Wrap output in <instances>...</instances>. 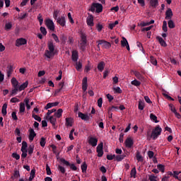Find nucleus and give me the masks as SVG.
Masks as SVG:
<instances>
[{"instance_id":"obj_50","label":"nucleus","mask_w":181,"mask_h":181,"mask_svg":"<svg viewBox=\"0 0 181 181\" xmlns=\"http://www.w3.org/2000/svg\"><path fill=\"white\" fill-rule=\"evenodd\" d=\"M179 175H180V173H179V171H173V177L177 180H180V179L179 178Z\"/></svg>"},{"instance_id":"obj_41","label":"nucleus","mask_w":181,"mask_h":181,"mask_svg":"<svg viewBox=\"0 0 181 181\" xmlns=\"http://www.w3.org/2000/svg\"><path fill=\"white\" fill-rule=\"evenodd\" d=\"M32 117L34 118L35 121H38V122H40L42 121V118L39 117L37 115H35L33 112Z\"/></svg>"},{"instance_id":"obj_27","label":"nucleus","mask_w":181,"mask_h":181,"mask_svg":"<svg viewBox=\"0 0 181 181\" xmlns=\"http://www.w3.org/2000/svg\"><path fill=\"white\" fill-rule=\"evenodd\" d=\"M104 67H105V63H104V62H100L98 64V70L100 71H103V70H104Z\"/></svg>"},{"instance_id":"obj_10","label":"nucleus","mask_w":181,"mask_h":181,"mask_svg":"<svg viewBox=\"0 0 181 181\" xmlns=\"http://www.w3.org/2000/svg\"><path fill=\"white\" fill-rule=\"evenodd\" d=\"M57 23L62 27L66 26V17L61 16L57 19Z\"/></svg>"},{"instance_id":"obj_34","label":"nucleus","mask_w":181,"mask_h":181,"mask_svg":"<svg viewBox=\"0 0 181 181\" xmlns=\"http://www.w3.org/2000/svg\"><path fill=\"white\" fill-rule=\"evenodd\" d=\"M127 156L125 154H122V155H117L116 156V160H117V162H121V160H124L125 158Z\"/></svg>"},{"instance_id":"obj_3","label":"nucleus","mask_w":181,"mask_h":181,"mask_svg":"<svg viewBox=\"0 0 181 181\" xmlns=\"http://www.w3.org/2000/svg\"><path fill=\"white\" fill-rule=\"evenodd\" d=\"M86 47H87V35L84 33H81L79 48L81 50H82V52H86Z\"/></svg>"},{"instance_id":"obj_57","label":"nucleus","mask_w":181,"mask_h":181,"mask_svg":"<svg viewBox=\"0 0 181 181\" xmlns=\"http://www.w3.org/2000/svg\"><path fill=\"white\" fill-rule=\"evenodd\" d=\"M20 112H25V103H20Z\"/></svg>"},{"instance_id":"obj_15","label":"nucleus","mask_w":181,"mask_h":181,"mask_svg":"<svg viewBox=\"0 0 181 181\" xmlns=\"http://www.w3.org/2000/svg\"><path fill=\"white\" fill-rule=\"evenodd\" d=\"M6 73L7 77H10L11 76H12V74L13 73V65L7 66Z\"/></svg>"},{"instance_id":"obj_61","label":"nucleus","mask_w":181,"mask_h":181,"mask_svg":"<svg viewBox=\"0 0 181 181\" xmlns=\"http://www.w3.org/2000/svg\"><path fill=\"white\" fill-rule=\"evenodd\" d=\"M24 103H25V105L27 107V110H30V105H29V99L28 98H25L24 100Z\"/></svg>"},{"instance_id":"obj_52","label":"nucleus","mask_w":181,"mask_h":181,"mask_svg":"<svg viewBox=\"0 0 181 181\" xmlns=\"http://www.w3.org/2000/svg\"><path fill=\"white\" fill-rule=\"evenodd\" d=\"M163 32H168V22L165 21L163 23Z\"/></svg>"},{"instance_id":"obj_4","label":"nucleus","mask_w":181,"mask_h":181,"mask_svg":"<svg viewBox=\"0 0 181 181\" xmlns=\"http://www.w3.org/2000/svg\"><path fill=\"white\" fill-rule=\"evenodd\" d=\"M60 162L62 163H63V165H65L66 166H69L70 169H71V170H77V168L76 166V165H74V163H70V162L66 160V159L64 158H60Z\"/></svg>"},{"instance_id":"obj_40","label":"nucleus","mask_w":181,"mask_h":181,"mask_svg":"<svg viewBox=\"0 0 181 181\" xmlns=\"http://www.w3.org/2000/svg\"><path fill=\"white\" fill-rule=\"evenodd\" d=\"M131 177H134V179L136 177V168H133L130 173Z\"/></svg>"},{"instance_id":"obj_13","label":"nucleus","mask_w":181,"mask_h":181,"mask_svg":"<svg viewBox=\"0 0 181 181\" xmlns=\"http://www.w3.org/2000/svg\"><path fill=\"white\" fill-rule=\"evenodd\" d=\"M172 16H173V12L172 11L171 8H168V10L165 12V19L170 20L172 19Z\"/></svg>"},{"instance_id":"obj_21","label":"nucleus","mask_w":181,"mask_h":181,"mask_svg":"<svg viewBox=\"0 0 181 181\" xmlns=\"http://www.w3.org/2000/svg\"><path fill=\"white\" fill-rule=\"evenodd\" d=\"M11 84L13 88H19V86H18L19 82L18 81V80H16V78H12Z\"/></svg>"},{"instance_id":"obj_33","label":"nucleus","mask_w":181,"mask_h":181,"mask_svg":"<svg viewBox=\"0 0 181 181\" xmlns=\"http://www.w3.org/2000/svg\"><path fill=\"white\" fill-rule=\"evenodd\" d=\"M150 5H151L153 8H156L158 5H159V2L158 1V0H151Z\"/></svg>"},{"instance_id":"obj_45","label":"nucleus","mask_w":181,"mask_h":181,"mask_svg":"<svg viewBox=\"0 0 181 181\" xmlns=\"http://www.w3.org/2000/svg\"><path fill=\"white\" fill-rule=\"evenodd\" d=\"M104 149V144L103 142H100L97 148H96V151H103Z\"/></svg>"},{"instance_id":"obj_19","label":"nucleus","mask_w":181,"mask_h":181,"mask_svg":"<svg viewBox=\"0 0 181 181\" xmlns=\"http://www.w3.org/2000/svg\"><path fill=\"white\" fill-rule=\"evenodd\" d=\"M94 5L95 6L97 13H100V12H103V4L95 3Z\"/></svg>"},{"instance_id":"obj_26","label":"nucleus","mask_w":181,"mask_h":181,"mask_svg":"<svg viewBox=\"0 0 181 181\" xmlns=\"http://www.w3.org/2000/svg\"><path fill=\"white\" fill-rule=\"evenodd\" d=\"M150 119H151V121H153V122H156V124H158V122H159V121L158 120V117H156V115H155L153 113L150 114Z\"/></svg>"},{"instance_id":"obj_18","label":"nucleus","mask_w":181,"mask_h":181,"mask_svg":"<svg viewBox=\"0 0 181 181\" xmlns=\"http://www.w3.org/2000/svg\"><path fill=\"white\" fill-rule=\"evenodd\" d=\"M87 77H84L82 81V90L83 93H86L87 91Z\"/></svg>"},{"instance_id":"obj_58","label":"nucleus","mask_w":181,"mask_h":181,"mask_svg":"<svg viewBox=\"0 0 181 181\" xmlns=\"http://www.w3.org/2000/svg\"><path fill=\"white\" fill-rule=\"evenodd\" d=\"M18 91H19V88H14L11 90V95H16V94H18Z\"/></svg>"},{"instance_id":"obj_60","label":"nucleus","mask_w":181,"mask_h":181,"mask_svg":"<svg viewBox=\"0 0 181 181\" xmlns=\"http://www.w3.org/2000/svg\"><path fill=\"white\" fill-rule=\"evenodd\" d=\"M52 36L54 40H55V42H56L57 43H59V42H60V40H59V37H57V35L56 34L52 33Z\"/></svg>"},{"instance_id":"obj_12","label":"nucleus","mask_w":181,"mask_h":181,"mask_svg":"<svg viewBox=\"0 0 181 181\" xmlns=\"http://www.w3.org/2000/svg\"><path fill=\"white\" fill-rule=\"evenodd\" d=\"M29 132H30L29 137H28L29 141L32 142L33 139H35V136H36V133L35 132V130L32 128H30Z\"/></svg>"},{"instance_id":"obj_59","label":"nucleus","mask_w":181,"mask_h":181,"mask_svg":"<svg viewBox=\"0 0 181 181\" xmlns=\"http://www.w3.org/2000/svg\"><path fill=\"white\" fill-rule=\"evenodd\" d=\"M58 170L61 172V173H66V168H64V167L62 166V165H59L58 166Z\"/></svg>"},{"instance_id":"obj_36","label":"nucleus","mask_w":181,"mask_h":181,"mask_svg":"<svg viewBox=\"0 0 181 181\" xmlns=\"http://www.w3.org/2000/svg\"><path fill=\"white\" fill-rule=\"evenodd\" d=\"M81 169L83 173H86L87 172V164L86 162L83 163V164L81 165Z\"/></svg>"},{"instance_id":"obj_55","label":"nucleus","mask_w":181,"mask_h":181,"mask_svg":"<svg viewBox=\"0 0 181 181\" xmlns=\"http://www.w3.org/2000/svg\"><path fill=\"white\" fill-rule=\"evenodd\" d=\"M22 152V154H21V159H25V158H26V156H28V151H25V150H23L21 151Z\"/></svg>"},{"instance_id":"obj_35","label":"nucleus","mask_w":181,"mask_h":181,"mask_svg":"<svg viewBox=\"0 0 181 181\" xmlns=\"http://www.w3.org/2000/svg\"><path fill=\"white\" fill-rule=\"evenodd\" d=\"M83 68V64L81 62H76V69L77 70V71H80V70H81V69Z\"/></svg>"},{"instance_id":"obj_42","label":"nucleus","mask_w":181,"mask_h":181,"mask_svg":"<svg viewBox=\"0 0 181 181\" xmlns=\"http://www.w3.org/2000/svg\"><path fill=\"white\" fill-rule=\"evenodd\" d=\"M157 168L158 169V170H160V172H162V173H165V165L162 164H158L157 165Z\"/></svg>"},{"instance_id":"obj_11","label":"nucleus","mask_w":181,"mask_h":181,"mask_svg":"<svg viewBox=\"0 0 181 181\" xmlns=\"http://www.w3.org/2000/svg\"><path fill=\"white\" fill-rule=\"evenodd\" d=\"M97 142H98V139L95 137H90L88 140V144L91 145V146H97Z\"/></svg>"},{"instance_id":"obj_30","label":"nucleus","mask_w":181,"mask_h":181,"mask_svg":"<svg viewBox=\"0 0 181 181\" xmlns=\"http://www.w3.org/2000/svg\"><path fill=\"white\" fill-rule=\"evenodd\" d=\"M136 160H138V162H144V158L142 157V156L141 155V153H139V151L136 152Z\"/></svg>"},{"instance_id":"obj_22","label":"nucleus","mask_w":181,"mask_h":181,"mask_svg":"<svg viewBox=\"0 0 181 181\" xmlns=\"http://www.w3.org/2000/svg\"><path fill=\"white\" fill-rule=\"evenodd\" d=\"M28 85H29V82L26 81L25 83L21 84L20 86H18V91H23V90H25V88H28Z\"/></svg>"},{"instance_id":"obj_31","label":"nucleus","mask_w":181,"mask_h":181,"mask_svg":"<svg viewBox=\"0 0 181 181\" xmlns=\"http://www.w3.org/2000/svg\"><path fill=\"white\" fill-rule=\"evenodd\" d=\"M21 177V174L19 173V171L18 170H15L14 173L13 174V176L11 177V179H18V177Z\"/></svg>"},{"instance_id":"obj_37","label":"nucleus","mask_w":181,"mask_h":181,"mask_svg":"<svg viewBox=\"0 0 181 181\" xmlns=\"http://www.w3.org/2000/svg\"><path fill=\"white\" fill-rule=\"evenodd\" d=\"M168 28H170V29H175V22H173L172 20H170L168 22Z\"/></svg>"},{"instance_id":"obj_43","label":"nucleus","mask_w":181,"mask_h":181,"mask_svg":"<svg viewBox=\"0 0 181 181\" xmlns=\"http://www.w3.org/2000/svg\"><path fill=\"white\" fill-rule=\"evenodd\" d=\"M40 146H42V148H45L46 145V139L45 137H42L40 139Z\"/></svg>"},{"instance_id":"obj_16","label":"nucleus","mask_w":181,"mask_h":181,"mask_svg":"<svg viewBox=\"0 0 181 181\" xmlns=\"http://www.w3.org/2000/svg\"><path fill=\"white\" fill-rule=\"evenodd\" d=\"M49 119L52 127L54 128V129H56V122H57V119H56V116H51L49 117Z\"/></svg>"},{"instance_id":"obj_44","label":"nucleus","mask_w":181,"mask_h":181,"mask_svg":"<svg viewBox=\"0 0 181 181\" xmlns=\"http://www.w3.org/2000/svg\"><path fill=\"white\" fill-rule=\"evenodd\" d=\"M131 84H132V86H135L136 87H139V86H141V82L135 79L131 82Z\"/></svg>"},{"instance_id":"obj_20","label":"nucleus","mask_w":181,"mask_h":181,"mask_svg":"<svg viewBox=\"0 0 181 181\" xmlns=\"http://www.w3.org/2000/svg\"><path fill=\"white\" fill-rule=\"evenodd\" d=\"M156 39L158 40L160 45L163 47H166L168 46V45H166V42L163 38H162V37L157 36Z\"/></svg>"},{"instance_id":"obj_6","label":"nucleus","mask_w":181,"mask_h":181,"mask_svg":"<svg viewBox=\"0 0 181 181\" xmlns=\"http://www.w3.org/2000/svg\"><path fill=\"white\" fill-rule=\"evenodd\" d=\"M45 25L47 28L49 29V30H54V23H53V21H52L51 19H47L45 21Z\"/></svg>"},{"instance_id":"obj_7","label":"nucleus","mask_w":181,"mask_h":181,"mask_svg":"<svg viewBox=\"0 0 181 181\" xmlns=\"http://www.w3.org/2000/svg\"><path fill=\"white\" fill-rule=\"evenodd\" d=\"M28 43V40L25 38H18L16 40V46L19 47V46H23V45H26Z\"/></svg>"},{"instance_id":"obj_53","label":"nucleus","mask_w":181,"mask_h":181,"mask_svg":"<svg viewBox=\"0 0 181 181\" xmlns=\"http://www.w3.org/2000/svg\"><path fill=\"white\" fill-rule=\"evenodd\" d=\"M158 177L155 176L154 175H148V180L150 181H158Z\"/></svg>"},{"instance_id":"obj_48","label":"nucleus","mask_w":181,"mask_h":181,"mask_svg":"<svg viewBox=\"0 0 181 181\" xmlns=\"http://www.w3.org/2000/svg\"><path fill=\"white\" fill-rule=\"evenodd\" d=\"M59 13H60V11L59 10H55L54 11L53 13V18L57 21V19L59 18Z\"/></svg>"},{"instance_id":"obj_1","label":"nucleus","mask_w":181,"mask_h":181,"mask_svg":"<svg viewBox=\"0 0 181 181\" xmlns=\"http://www.w3.org/2000/svg\"><path fill=\"white\" fill-rule=\"evenodd\" d=\"M160 134H162V128H160V126L157 125L153 129L151 135L149 134V132H147V137L148 139H151V138H152V139L155 141L156 139H158V137L159 136V135H160Z\"/></svg>"},{"instance_id":"obj_54","label":"nucleus","mask_w":181,"mask_h":181,"mask_svg":"<svg viewBox=\"0 0 181 181\" xmlns=\"http://www.w3.org/2000/svg\"><path fill=\"white\" fill-rule=\"evenodd\" d=\"M46 172L48 176H50V175H52V170H50V167L49 166V164L46 165Z\"/></svg>"},{"instance_id":"obj_39","label":"nucleus","mask_w":181,"mask_h":181,"mask_svg":"<svg viewBox=\"0 0 181 181\" xmlns=\"http://www.w3.org/2000/svg\"><path fill=\"white\" fill-rule=\"evenodd\" d=\"M150 62L151 64H153V66H156V64H158V61L155 57H153V56L150 57Z\"/></svg>"},{"instance_id":"obj_2","label":"nucleus","mask_w":181,"mask_h":181,"mask_svg":"<svg viewBox=\"0 0 181 181\" xmlns=\"http://www.w3.org/2000/svg\"><path fill=\"white\" fill-rule=\"evenodd\" d=\"M48 49L49 50H45V56L47 57V59H50L54 56V45L53 42H48Z\"/></svg>"},{"instance_id":"obj_56","label":"nucleus","mask_w":181,"mask_h":181,"mask_svg":"<svg viewBox=\"0 0 181 181\" xmlns=\"http://www.w3.org/2000/svg\"><path fill=\"white\" fill-rule=\"evenodd\" d=\"M12 158H14L16 160H19V159H21V156L17 153H13Z\"/></svg>"},{"instance_id":"obj_25","label":"nucleus","mask_w":181,"mask_h":181,"mask_svg":"<svg viewBox=\"0 0 181 181\" xmlns=\"http://www.w3.org/2000/svg\"><path fill=\"white\" fill-rule=\"evenodd\" d=\"M66 127H73V119L71 117L66 118Z\"/></svg>"},{"instance_id":"obj_9","label":"nucleus","mask_w":181,"mask_h":181,"mask_svg":"<svg viewBox=\"0 0 181 181\" xmlns=\"http://www.w3.org/2000/svg\"><path fill=\"white\" fill-rule=\"evenodd\" d=\"M86 23L88 26H94V16L89 15L86 18Z\"/></svg>"},{"instance_id":"obj_32","label":"nucleus","mask_w":181,"mask_h":181,"mask_svg":"<svg viewBox=\"0 0 181 181\" xmlns=\"http://www.w3.org/2000/svg\"><path fill=\"white\" fill-rule=\"evenodd\" d=\"M134 76L136 77V78H138V80H144V76H142L139 71H134Z\"/></svg>"},{"instance_id":"obj_46","label":"nucleus","mask_w":181,"mask_h":181,"mask_svg":"<svg viewBox=\"0 0 181 181\" xmlns=\"http://www.w3.org/2000/svg\"><path fill=\"white\" fill-rule=\"evenodd\" d=\"M28 143L25 141L22 142L21 151H28Z\"/></svg>"},{"instance_id":"obj_28","label":"nucleus","mask_w":181,"mask_h":181,"mask_svg":"<svg viewBox=\"0 0 181 181\" xmlns=\"http://www.w3.org/2000/svg\"><path fill=\"white\" fill-rule=\"evenodd\" d=\"M63 114V109H59L57 112L54 113V116L57 118H60Z\"/></svg>"},{"instance_id":"obj_38","label":"nucleus","mask_w":181,"mask_h":181,"mask_svg":"<svg viewBox=\"0 0 181 181\" xmlns=\"http://www.w3.org/2000/svg\"><path fill=\"white\" fill-rule=\"evenodd\" d=\"M5 30H11L12 29V23L9 22V23H6L5 24V28H4Z\"/></svg>"},{"instance_id":"obj_49","label":"nucleus","mask_w":181,"mask_h":181,"mask_svg":"<svg viewBox=\"0 0 181 181\" xmlns=\"http://www.w3.org/2000/svg\"><path fill=\"white\" fill-rule=\"evenodd\" d=\"M40 30L41 33L43 35V36H46V35H47V30H46V28L40 27Z\"/></svg>"},{"instance_id":"obj_23","label":"nucleus","mask_w":181,"mask_h":181,"mask_svg":"<svg viewBox=\"0 0 181 181\" xmlns=\"http://www.w3.org/2000/svg\"><path fill=\"white\" fill-rule=\"evenodd\" d=\"M6 108H8V104L4 103L3 105L2 109H1V114H2L3 117H5V115H6V114H7Z\"/></svg>"},{"instance_id":"obj_14","label":"nucleus","mask_w":181,"mask_h":181,"mask_svg":"<svg viewBox=\"0 0 181 181\" xmlns=\"http://www.w3.org/2000/svg\"><path fill=\"white\" fill-rule=\"evenodd\" d=\"M78 117L82 119L83 121H88V119H90V116H88V115H86L81 112H79L78 113Z\"/></svg>"},{"instance_id":"obj_64","label":"nucleus","mask_w":181,"mask_h":181,"mask_svg":"<svg viewBox=\"0 0 181 181\" xmlns=\"http://www.w3.org/2000/svg\"><path fill=\"white\" fill-rule=\"evenodd\" d=\"M155 155V153H153V151H148V156L149 158V159H152V158H153V156Z\"/></svg>"},{"instance_id":"obj_63","label":"nucleus","mask_w":181,"mask_h":181,"mask_svg":"<svg viewBox=\"0 0 181 181\" xmlns=\"http://www.w3.org/2000/svg\"><path fill=\"white\" fill-rule=\"evenodd\" d=\"M106 97H107V100H109V103H111V101H112V100H114V96H112L110 93L107 94Z\"/></svg>"},{"instance_id":"obj_47","label":"nucleus","mask_w":181,"mask_h":181,"mask_svg":"<svg viewBox=\"0 0 181 181\" xmlns=\"http://www.w3.org/2000/svg\"><path fill=\"white\" fill-rule=\"evenodd\" d=\"M127 44H128V40H127V38L123 37L122 40L121 41V45L122 47H125V46H127Z\"/></svg>"},{"instance_id":"obj_62","label":"nucleus","mask_w":181,"mask_h":181,"mask_svg":"<svg viewBox=\"0 0 181 181\" xmlns=\"http://www.w3.org/2000/svg\"><path fill=\"white\" fill-rule=\"evenodd\" d=\"M98 106L99 107V108H101L103 107V98H100L98 100Z\"/></svg>"},{"instance_id":"obj_8","label":"nucleus","mask_w":181,"mask_h":181,"mask_svg":"<svg viewBox=\"0 0 181 181\" xmlns=\"http://www.w3.org/2000/svg\"><path fill=\"white\" fill-rule=\"evenodd\" d=\"M124 144L126 148H132V146H134V140H132L131 137H128L125 140Z\"/></svg>"},{"instance_id":"obj_5","label":"nucleus","mask_w":181,"mask_h":181,"mask_svg":"<svg viewBox=\"0 0 181 181\" xmlns=\"http://www.w3.org/2000/svg\"><path fill=\"white\" fill-rule=\"evenodd\" d=\"M97 43H99V45H101L103 49H110V47H111V43L104 40H98Z\"/></svg>"},{"instance_id":"obj_17","label":"nucleus","mask_w":181,"mask_h":181,"mask_svg":"<svg viewBox=\"0 0 181 181\" xmlns=\"http://www.w3.org/2000/svg\"><path fill=\"white\" fill-rule=\"evenodd\" d=\"M71 59L72 62H77L78 60V52L76 50L72 52Z\"/></svg>"},{"instance_id":"obj_51","label":"nucleus","mask_w":181,"mask_h":181,"mask_svg":"<svg viewBox=\"0 0 181 181\" xmlns=\"http://www.w3.org/2000/svg\"><path fill=\"white\" fill-rule=\"evenodd\" d=\"M34 149H35V146L30 145L28 147V155H32V153H33Z\"/></svg>"},{"instance_id":"obj_29","label":"nucleus","mask_w":181,"mask_h":181,"mask_svg":"<svg viewBox=\"0 0 181 181\" xmlns=\"http://www.w3.org/2000/svg\"><path fill=\"white\" fill-rule=\"evenodd\" d=\"M36 174V170L33 169L30 171V177L28 179L29 181H33V179H35V175Z\"/></svg>"},{"instance_id":"obj_24","label":"nucleus","mask_w":181,"mask_h":181,"mask_svg":"<svg viewBox=\"0 0 181 181\" xmlns=\"http://www.w3.org/2000/svg\"><path fill=\"white\" fill-rule=\"evenodd\" d=\"M138 108L140 111H143L144 108H145V102L144 100H140L139 101Z\"/></svg>"}]
</instances>
